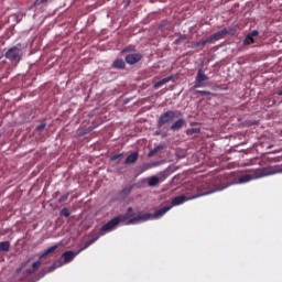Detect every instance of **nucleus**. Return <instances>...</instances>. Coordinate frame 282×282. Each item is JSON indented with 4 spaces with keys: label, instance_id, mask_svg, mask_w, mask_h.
Wrapping results in <instances>:
<instances>
[{
    "label": "nucleus",
    "instance_id": "f257e3e1",
    "mask_svg": "<svg viewBox=\"0 0 282 282\" xmlns=\"http://www.w3.org/2000/svg\"><path fill=\"white\" fill-rule=\"evenodd\" d=\"M276 173H282V164L281 165H269L267 167H260L252 170L249 174H246L234 182L227 181L221 183V188H228V186H232V184H248V182H252V180H261V177H268L270 175H276Z\"/></svg>",
    "mask_w": 282,
    "mask_h": 282
},
{
    "label": "nucleus",
    "instance_id": "f03ea898",
    "mask_svg": "<svg viewBox=\"0 0 282 282\" xmlns=\"http://www.w3.org/2000/svg\"><path fill=\"white\" fill-rule=\"evenodd\" d=\"M135 217V213H133V208L129 207L127 209V213L123 215H119L112 219H110L107 224H105L99 231V237H102L107 235V232H111V230H115V228H118L119 224H126L129 226L130 219H133Z\"/></svg>",
    "mask_w": 282,
    "mask_h": 282
},
{
    "label": "nucleus",
    "instance_id": "7ed1b4c3",
    "mask_svg": "<svg viewBox=\"0 0 282 282\" xmlns=\"http://www.w3.org/2000/svg\"><path fill=\"white\" fill-rule=\"evenodd\" d=\"M213 189L208 186V183L203 182L197 186V193L192 195H181L176 196L172 199V205L170 206H180V204H184V202H188V199H197V197H202L204 195H210Z\"/></svg>",
    "mask_w": 282,
    "mask_h": 282
},
{
    "label": "nucleus",
    "instance_id": "20e7f679",
    "mask_svg": "<svg viewBox=\"0 0 282 282\" xmlns=\"http://www.w3.org/2000/svg\"><path fill=\"white\" fill-rule=\"evenodd\" d=\"M171 208H173L171 205L162 207L161 209H158L153 215L140 213L135 216L134 214V217L131 218L127 224H140V221H149V219H160L161 217H164V215H166Z\"/></svg>",
    "mask_w": 282,
    "mask_h": 282
},
{
    "label": "nucleus",
    "instance_id": "39448f33",
    "mask_svg": "<svg viewBox=\"0 0 282 282\" xmlns=\"http://www.w3.org/2000/svg\"><path fill=\"white\" fill-rule=\"evenodd\" d=\"M182 116V112L180 110H167L159 117L156 121L158 129H162V127H165V124H171L175 118H180Z\"/></svg>",
    "mask_w": 282,
    "mask_h": 282
},
{
    "label": "nucleus",
    "instance_id": "423d86ee",
    "mask_svg": "<svg viewBox=\"0 0 282 282\" xmlns=\"http://www.w3.org/2000/svg\"><path fill=\"white\" fill-rule=\"evenodd\" d=\"M4 57L11 63H20L21 58H23V51L21 50V44L17 46H12L6 51Z\"/></svg>",
    "mask_w": 282,
    "mask_h": 282
},
{
    "label": "nucleus",
    "instance_id": "0eeeda50",
    "mask_svg": "<svg viewBox=\"0 0 282 282\" xmlns=\"http://www.w3.org/2000/svg\"><path fill=\"white\" fill-rule=\"evenodd\" d=\"M237 31L234 28H225L221 31H218L214 33L213 35L208 36L210 43H216V41H221V39L228 36V34H231V36H235Z\"/></svg>",
    "mask_w": 282,
    "mask_h": 282
},
{
    "label": "nucleus",
    "instance_id": "6e6552de",
    "mask_svg": "<svg viewBox=\"0 0 282 282\" xmlns=\"http://www.w3.org/2000/svg\"><path fill=\"white\" fill-rule=\"evenodd\" d=\"M169 171L161 172L159 176H151L148 178V186H158L169 177Z\"/></svg>",
    "mask_w": 282,
    "mask_h": 282
},
{
    "label": "nucleus",
    "instance_id": "1a4fd4ad",
    "mask_svg": "<svg viewBox=\"0 0 282 282\" xmlns=\"http://www.w3.org/2000/svg\"><path fill=\"white\" fill-rule=\"evenodd\" d=\"M205 80H208V75H205L204 70L199 68L196 75L194 88L197 89L199 87H204L203 83H205Z\"/></svg>",
    "mask_w": 282,
    "mask_h": 282
},
{
    "label": "nucleus",
    "instance_id": "9d476101",
    "mask_svg": "<svg viewBox=\"0 0 282 282\" xmlns=\"http://www.w3.org/2000/svg\"><path fill=\"white\" fill-rule=\"evenodd\" d=\"M140 61H142V54L140 53L128 54L126 56V63H128V65H135V63H140Z\"/></svg>",
    "mask_w": 282,
    "mask_h": 282
},
{
    "label": "nucleus",
    "instance_id": "9b49d317",
    "mask_svg": "<svg viewBox=\"0 0 282 282\" xmlns=\"http://www.w3.org/2000/svg\"><path fill=\"white\" fill-rule=\"evenodd\" d=\"M77 254H80V251H65L62 257L65 261V263H72V261H74V259H76Z\"/></svg>",
    "mask_w": 282,
    "mask_h": 282
},
{
    "label": "nucleus",
    "instance_id": "f8f14e48",
    "mask_svg": "<svg viewBox=\"0 0 282 282\" xmlns=\"http://www.w3.org/2000/svg\"><path fill=\"white\" fill-rule=\"evenodd\" d=\"M259 36V31L253 30L251 33H249L243 41V45H252L254 43V39Z\"/></svg>",
    "mask_w": 282,
    "mask_h": 282
},
{
    "label": "nucleus",
    "instance_id": "ddd939ff",
    "mask_svg": "<svg viewBox=\"0 0 282 282\" xmlns=\"http://www.w3.org/2000/svg\"><path fill=\"white\" fill-rule=\"evenodd\" d=\"M58 248H61V245H53L48 247L47 249L44 250L43 253L40 254V259H45V257H47L48 254L56 252Z\"/></svg>",
    "mask_w": 282,
    "mask_h": 282
},
{
    "label": "nucleus",
    "instance_id": "4468645a",
    "mask_svg": "<svg viewBox=\"0 0 282 282\" xmlns=\"http://www.w3.org/2000/svg\"><path fill=\"white\" fill-rule=\"evenodd\" d=\"M183 127H186V120L185 119H178L176 120L171 127V131H180Z\"/></svg>",
    "mask_w": 282,
    "mask_h": 282
},
{
    "label": "nucleus",
    "instance_id": "2eb2a0df",
    "mask_svg": "<svg viewBox=\"0 0 282 282\" xmlns=\"http://www.w3.org/2000/svg\"><path fill=\"white\" fill-rule=\"evenodd\" d=\"M131 191H133V184H129L126 185L119 193L120 197H122V199L129 197V195H131Z\"/></svg>",
    "mask_w": 282,
    "mask_h": 282
},
{
    "label": "nucleus",
    "instance_id": "dca6fc26",
    "mask_svg": "<svg viewBox=\"0 0 282 282\" xmlns=\"http://www.w3.org/2000/svg\"><path fill=\"white\" fill-rule=\"evenodd\" d=\"M138 158H140V154H138V152H133L127 156L124 164H135L138 162Z\"/></svg>",
    "mask_w": 282,
    "mask_h": 282
},
{
    "label": "nucleus",
    "instance_id": "f3484780",
    "mask_svg": "<svg viewBox=\"0 0 282 282\" xmlns=\"http://www.w3.org/2000/svg\"><path fill=\"white\" fill-rule=\"evenodd\" d=\"M171 80H173V77H172V76L165 77V78H163V79L156 82V83L153 85V87H154V89H160V87L166 85V83H171Z\"/></svg>",
    "mask_w": 282,
    "mask_h": 282
},
{
    "label": "nucleus",
    "instance_id": "a211bd4d",
    "mask_svg": "<svg viewBox=\"0 0 282 282\" xmlns=\"http://www.w3.org/2000/svg\"><path fill=\"white\" fill-rule=\"evenodd\" d=\"M112 67L115 69H124V67H127V64L124 63V59L118 58L112 63Z\"/></svg>",
    "mask_w": 282,
    "mask_h": 282
},
{
    "label": "nucleus",
    "instance_id": "6ab92c4d",
    "mask_svg": "<svg viewBox=\"0 0 282 282\" xmlns=\"http://www.w3.org/2000/svg\"><path fill=\"white\" fill-rule=\"evenodd\" d=\"M208 43L209 44L212 43L209 37L202 39L199 42H196L194 44V47H202V48H204V47H206V45H208Z\"/></svg>",
    "mask_w": 282,
    "mask_h": 282
},
{
    "label": "nucleus",
    "instance_id": "aec40b11",
    "mask_svg": "<svg viewBox=\"0 0 282 282\" xmlns=\"http://www.w3.org/2000/svg\"><path fill=\"white\" fill-rule=\"evenodd\" d=\"M10 241H1L0 242V252H10Z\"/></svg>",
    "mask_w": 282,
    "mask_h": 282
},
{
    "label": "nucleus",
    "instance_id": "412c9836",
    "mask_svg": "<svg viewBox=\"0 0 282 282\" xmlns=\"http://www.w3.org/2000/svg\"><path fill=\"white\" fill-rule=\"evenodd\" d=\"M162 149H164V145H158L148 153V158H153V155H155L159 151H162Z\"/></svg>",
    "mask_w": 282,
    "mask_h": 282
},
{
    "label": "nucleus",
    "instance_id": "4be33fe9",
    "mask_svg": "<svg viewBox=\"0 0 282 282\" xmlns=\"http://www.w3.org/2000/svg\"><path fill=\"white\" fill-rule=\"evenodd\" d=\"M94 241H96V239L86 241L84 243V246L79 250H77V252H83V250H87V248H89V246H91V243H94Z\"/></svg>",
    "mask_w": 282,
    "mask_h": 282
},
{
    "label": "nucleus",
    "instance_id": "5701e85b",
    "mask_svg": "<svg viewBox=\"0 0 282 282\" xmlns=\"http://www.w3.org/2000/svg\"><path fill=\"white\" fill-rule=\"evenodd\" d=\"M187 39H188V36L186 34H182V35H180L178 39H176L174 41V45H180V43H182V41H186Z\"/></svg>",
    "mask_w": 282,
    "mask_h": 282
},
{
    "label": "nucleus",
    "instance_id": "b1692460",
    "mask_svg": "<svg viewBox=\"0 0 282 282\" xmlns=\"http://www.w3.org/2000/svg\"><path fill=\"white\" fill-rule=\"evenodd\" d=\"M199 131H202V129L199 128H189L187 129V135H193V133H199Z\"/></svg>",
    "mask_w": 282,
    "mask_h": 282
},
{
    "label": "nucleus",
    "instance_id": "393cba45",
    "mask_svg": "<svg viewBox=\"0 0 282 282\" xmlns=\"http://www.w3.org/2000/svg\"><path fill=\"white\" fill-rule=\"evenodd\" d=\"M59 215L62 217H69V209L67 207H64L61 212H59Z\"/></svg>",
    "mask_w": 282,
    "mask_h": 282
},
{
    "label": "nucleus",
    "instance_id": "a878e982",
    "mask_svg": "<svg viewBox=\"0 0 282 282\" xmlns=\"http://www.w3.org/2000/svg\"><path fill=\"white\" fill-rule=\"evenodd\" d=\"M41 264H42L41 260H37V261L33 262L31 269L36 272V270H39L41 268Z\"/></svg>",
    "mask_w": 282,
    "mask_h": 282
},
{
    "label": "nucleus",
    "instance_id": "bb28decb",
    "mask_svg": "<svg viewBox=\"0 0 282 282\" xmlns=\"http://www.w3.org/2000/svg\"><path fill=\"white\" fill-rule=\"evenodd\" d=\"M118 160H122V153L113 154V155L110 156L111 162H116Z\"/></svg>",
    "mask_w": 282,
    "mask_h": 282
},
{
    "label": "nucleus",
    "instance_id": "cd10ccee",
    "mask_svg": "<svg viewBox=\"0 0 282 282\" xmlns=\"http://www.w3.org/2000/svg\"><path fill=\"white\" fill-rule=\"evenodd\" d=\"M155 166V163H145L143 164V171H149V169H153Z\"/></svg>",
    "mask_w": 282,
    "mask_h": 282
},
{
    "label": "nucleus",
    "instance_id": "c85d7f7f",
    "mask_svg": "<svg viewBox=\"0 0 282 282\" xmlns=\"http://www.w3.org/2000/svg\"><path fill=\"white\" fill-rule=\"evenodd\" d=\"M67 197H69V194L62 195L58 199L59 204H63V202H67Z\"/></svg>",
    "mask_w": 282,
    "mask_h": 282
},
{
    "label": "nucleus",
    "instance_id": "c756f323",
    "mask_svg": "<svg viewBox=\"0 0 282 282\" xmlns=\"http://www.w3.org/2000/svg\"><path fill=\"white\" fill-rule=\"evenodd\" d=\"M196 94H200V96H210V91L208 90H196Z\"/></svg>",
    "mask_w": 282,
    "mask_h": 282
},
{
    "label": "nucleus",
    "instance_id": "7c9ffc66",
    "mask_svg": "<svg viewBox=\"0 0 282 282\" xmlns=\"http://www.w3.org/2000/svg\"><path fill=\"white\" fill-rule=\"evenodd\" d=\"M45 127H46V123H41V124L36 126L35 131H43V129H45Z\"/></svg>",
    "mask_w": 282,
    "mask_h": 282
},
{
    "label": "nucleus",
    "instance_id": "2f4dec72",
    "mask_svg": "<svg viewBox=\"0 0 282 282\" xmlns=\"http://www.w3.org/2000/svg\"><path fill=\"white\" fill-rule=\"evenodd\" d=\"M123 52H135V47L133 46H128L123 50Z\"/></svg>",
    "mask_w": 282,
    "mask_h": 282
},
{
    "label": "nucleus",
    "instance_id": "473e14b6",
    "mask_svg": "<svg viewBox=\"0 0 282 282\" xmlns=\"http://www.w3.org/2000/svg\"><path fill=\"white\" fill-rule=\"evenodd\" d=\"M34 270H32V269H26L25 270V274L28 275V276H30V274H34Z\"/></svg>",
    "mask_w": 282,
    "mask_h": 282
},
{
    "label": "nucleus",
    "instance_id": "72a5a7b5",
    "mask_svg": "<svg viewBox=\"0 0 282 282\" xmlns=\"http://www.w3.org/2000/svg\"><path fill=\"white\" fill-rule=\"evenodd\" d=\"M54 270H56V265H51V267L48 268V272H54Z\"/></svg>",
    "mask_w": 282,
    "mask_h": 282
},
{
    "label": "nucleus",
    "instance_id": "f704fd0d",
    "mask_svg": "<svg viewBox=\"0 0 282 282\" xmlns=\"http://www.w3.org/2000/svg\"><path fill=\"white\" fill-rule=\"evenodd\" d=\"M51 0H40V3H47L50 2Z\"/></svg>",
    "mask_w": 282,
    "mask_h": 282
},
{
    "label": "nucleus",
    "instance_id": "c9c22d12",
    "mask_svg": "<svg viewBox=\"0 0 282 282\" xmlns=\"http://www.w3.org/2000/svg\"><path fill=\"white\" fill-rule=\"evenodd\" d=\"M278 96H282V89L278 91Z\"/></svg>",
    "mask_w": 282,
    "mask_h": 282
},
{
    "label": "nucleus",
    "instance_id": "e433bc0d",
    "mask_svg": "<svg viewBox=\"0 0 282 282\" xmlns=\"http://www.w3.org/2000/svg\"><path fill=\"white\" fill-rule=\"evenodd\" d=\"M98 239V237L97 238H95V241Z\"/></svg>",
    "mask_w": 282,
    "mask_h": 282
}]
</instances>
